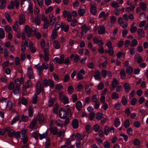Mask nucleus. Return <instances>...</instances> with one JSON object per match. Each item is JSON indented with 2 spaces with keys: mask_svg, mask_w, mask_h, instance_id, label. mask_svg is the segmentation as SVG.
Listing matches in <instances>:
<instances>
[{
  "mask_svg": "<svg viewBox=\"0 0 148 148\" xmlns=\"http://www.w3.org/2000/svg\"><path fill=\"white\" fill-rule=\"evenodd\" d=\"M0 1L1 3L0 6V8L1 9H3L5 7L6 0H0Z\"/></svg>",
  "mask_w": 148,
  "mask_h": 148,
  "instance_id": "32",
  "label": "nucleus"
},
{
  "mask_svg": "<svg viewBox=\"0 0 148 148\" xmlns=\"http://www.w3.org/2000/svg\"><path fill=\"white\" fill-rule=\"evenodd\" d=\"M138 44V41L136 39H133L131 41L130 45V47H135Z\"/></svg>",
  "mask_w": 148,
  "mask_h": 148,
  "instance_id": "33",
  "label": "nucleus"
},
{
  "mask_svg": "<svg viewBox=\"0 0 148 148\" xmlns=\"http://www.w3.org/2000/svg\"><path fill=\"white\" fill-rule=\"evenodd\" d=\"M123 87L125 92H128L130 89V87L129 86V84L127 83H125L124 84Z\"/></svg>",
  "mask_w": 148,
  "mask_h": 148,
  "instance_id": "39",
  "label": "nucleus"
},
{
  "mask_svg": "<svg viewBox=\"0 0 148 148\" xmlns=\"http://www.w3.org/2000/svg\"><path fill=\"white\" fill-rule=\"evenodd\" d=\"M95 75L94 76L95 79L96 80L100 81L101 80V77L100 76V72L99 71H96L95 73Z\"/></svg>",
  "mask_w": 148,
  "mask_h": 148,
  "instance_id": "14",
  "label": "nucleus"
},
{
  "mask_svg": "<svg viewBox=\"0 0 148 148\" xmlns=\"http://www.w3.org/2000/svg\"><path fill=\"white\" fill-rule=\"evenodd\" d=\"M133 68L131 66H129L127 67L126 72L128 75H131L133 72Z\"/></svg>",
  "mask_w": 148,
  "mask_h": 148,
  "instance_id": "18",
  "label": "nucleus"
},
{
  "mask_svg": "<svg viewBox=\"0 0 148 148\" xmlns=\"http://www.w3.org/2000/svg\"><path fill=\"white\" fill-rule=\"evenodd\" d=\"M14 4L13 1H11L10 4L8 6V8L9 10H11L14 8Z\"/></svg>",
  "mask_w": 148,
  "mask_h": 148,
  "instance_id": "62",
  "label": "nucleus"
},
{
  "mask_svg": "<svg viewBox=\"0 0 148 148\" xmlns=\"http://www.w3.org/2000/svg\"><path fill=\"white\" fill-rule=\"evenodd\" d=\"M32 84L31 80H29L26 83L25 87L26 88H29L32 86Z\"/></svg>",
  "mask_w": 148,
  "mask_h": 148,
  "instance_id": "59",
  "label": "nucleus"
},
{
  "mask_svg": "<svg viewBox=\"0 0 148 148\" xmlns=\"http://www.w3.org/2000/svg\"><path fill=\"white\" fill-rule=\"evenodd\" d=\"M35 67L37 69L39 73H40L42 72L43 68L41 66H38V65H36Z\"/></svg>",
  "mask_w": 148,
  "mask_h": 148,
  "instance_id": "49",
  "label": "nucleus"
},
{
  "mask_svg": "<svg viewBox=\"0 0 148 148\" xmlns=\"http://www.w3.org/2000/svg\"><path fill=\"white\" fill-rule=\"evenodd\" d=\"M108 16V14H106L104 11H103L100 12L99 16V17L101 18L103 17L104 19H106Z\"/></svg>",
  "mask_w": 148,
  "mask_h": 148,
  "instance_id": "25",
  "label": "nucleus"
},
{
  "mask_svg": "<svg viewBox=\"0 0 148 148\" xmlns=\"http://www.w3.org/2000/svg\"><path fill=\"white\" fill-rule=\"evenodd\" d=\"M140 125V122L138 121H136L134 122L133 123V126L136 127H139Z\"/></svg>",
  "mask_w": 148,
  "mask_h": 148,
  "instance_id": "63",
  "label": "nucleus"
},
{
  "mask_svg": "<svg viewBox=\"0 0 148 148\" xmlns=\"http://www.w3.org/2000/svg\"><path fill=\"white\" fill-rule=\"evenodd\" d=\"M65 131L64 130H61L59 132L58 136L59 137H63L65 134Z\"/></svg>",
  "mask_w": 148,
  "mask_h": 148,
  "instance_id": "53",
  "label": "nucleus"
},
{
  "mask_svg": "<svg viewBox=\"0 0 148 148\" xmlns=\"http://www.w3.org/2000/svg\"><path fill=\"white\" fill-rule=\"evenodd\" d=\"M25 19L24 16L23 14H21L19 18V23L20 25L23 24L25 22Z\"/></svg>",
  "mask_w": 148,
  "mask_h": 148,
  "instance_id": "12",
  "label": "nucleus"
},
{
  "mask_svg": "<svg viewBox=\"0 0 148 148\" xmlns=\"http://www.w3.org/2000/svg\"><path fill=\"white\" fill-rule=\"evenodd\" d=\"M67 91L69 94H71L74 91L73 87L72 86H69L68 88Z\"/></svg>",
  "mask_w": 148,
  "mask_h": 148,
  "instance_id": "42",
  "label": "nucleus"
},
{
  "mask_svg": "<svg viewBox=\"0 0 148 148\" xmlns=\"http://www.w3.org/2000/svg\"><path fill=\"white\" fill-rule=\"evenodd\" d=\"M92 101L93 102H98L97 101L98 99L96 95H93L91 99Z\"/></svg>",
  "mask_w": 148,
  "mask_h": 148,
  "instance_id": "61",
  "label": "nucleus"
},
{
  "mask_svg": "<svg viewBox=\"0 0 148 148\" xmlns=\"http://www.w3.org/2000/svg\"><path fill=\"white\" fill-rule=\"evenodd\" d=\"M56 125L59 127H62L63 123L62 121L60 120H58L55 122Z\"/></svg>",
  "mask_w": 148,
  "mask_h": 148,
  "instance_id": "46",
  "label": "nucleus"
},
{
  "mask_svg": "<svg viewBox=\"0 0 148 148\" xmlns=\"http://www.w3.org/2000/svg\"><path fill=\"white\" fill-rule=\"evenodd\" d=\"M140 143L139 140L137 139H134L133 141L134 144L135 146L139 145L140 144Z\"/></svg>",
  "mask_w": 148,
  "mask_h": 148,
  "instance_id": "60",
  "label": "nucleus"
},
{
  "mask_svg": "<svg viewBox=\"0 0 148 148\" xmlns=\"http://www.w3.org/2000/svg\"><path fill=\"white\" fill-rule=\"evenodd\" d=\"M23 45L27 47H29L31 46L33 43L31 42L29 40H27L24 42H23Z\"/></svg>",
  "mask_w": 148,
  "mask_h": 148,
  "instance_id": "27",
  "label": "nucleus"
},
{
  "mask_svg": "<svg viewBox=\"0 0 148 148\" xmlns=\"http://www.w3.org/2000/svg\"><path fill=\"white\" fill-rule=\"evenodd\" d=\"M5 16L8 21L9 23L11 22L12 21V19L11 18H10V16L9 14L8 13H5Z\"/></svg>",
  "mask_w": 148,
  "mask_h": 148,
  "instance_id": "55",
  "label": "nucleus"
},
{
  "mask_svg": "<svg viewBox=\"0 0 148 148\" xmlns=\"http://www.w3.org/2000/svg\"><path fill=\"white\" fill-rule=\"evenodd\" d=\"M26 130H23L21 131L20 132V138L23 139L25 137H27L26 136Z\"/></svg>",
  "mask_w": 148,
  "mask_h": 148,
  "instance_id": "31",
  "label": "nucleus"
},
{
  "mask_svg": "<svg viewBox=\"0 0 148 148\" xmlns=\"http://www.w3.org/2000/svg\"><path fill=\"white\" fill-rule=\"evenodd\" d=\"M40 16H37L35 20V22L36 23L37 25H39L40 23Z\"/></svg>",
  "mask_w": 148,
  "mask_h": 148,
  "instance_id": "54",
  "label": "nucleus"
},
{
  "mask_svg": "<svg viewBox=\"0 0 148 148\" xmlns=\"http://www.w3.org/2000/svg\"><path fill=\"white\" fill-rule=\"evenodd\" d=\"M135 7L133 5H132L130 7H127L125 8V11L127 12H130L133 11Z\"/></svg>",
  "mask_w": 148,
  "mask_h": 148,
  "instance_id": "34",
  "label": "nucleus"
},
{
  "mask_svg": "<svg viewBox=\"0 0 148 148\" xmlns=\"http://www.w3.org/2000/svg\"><path fill=\"white\" fill-rule=\"evenodd\" d=\"M93 41L94 44L100 43L99 46L102 45L103 44V42L102 40H99L96 37H94V38Z\"/></svg>",
  "mask_w": 148,
  "mask_h": 148,
  "instance_id": "13",
  "label": "nucleus"
},
{
  "mask_svg": "<svg viewBox=\"0 0 148 148\" xmlns=\"http://www.w3.org/2000/svg\"><path fill=\"white\" fill-rule=\"evenodd\" d=\"M59 97L60 99L63 101L64 104H65L69 103L68 99L64 94L62 92H60L59 94Z\"/></svg>",
  "mask_w": 148,
  "mask_h": 148,
  "instance_id": "2",
  "label": "nucleus"
},
{
  "mask_svg": "<svg viewBox=\"0 0 148 148\" xmlns=\"http://www.w3.org/2000/svg\"><path fill=\"white\" fill-rule=\"evenodd\" d=\"M23 82V79L21 78L20 80L18 79H16L15 80V83L16 87H19L21 85V84Z\"/></svg>",
  "mask_w": 148,
  "mask_h": 148,
  "instance_id": "15",
  "label": "nucleus"
},
{
  "mask_svg": "<svg viewBox=\"0 0 148 148\" xmlns=\"http://www.w3.org/2000/svg\"><path fill=\"white\" fill-rule=\"evenodd\" d=\"M20 119V117L19 115L18 114H17L12 119L11 123V125H13L15 123L16 121Z\"/></svg>",
  "mask_w": 148,
  "mask_h": 148,
  "instance_id": "19",
  "label": "nucleus"
},
{
  "mask_svg": "<svg viewBox=\"0 0 148 148\" xmlns=\"http://www.w3.org/2000/svg\"><path fill=\"white\" fill-rule=\"evenodd\" d=\"M71 14V13L70 12H68L66 10H64L63 12V15L64 18H66Z\"/></svg>",
  "mask_w": 148,
  "mask_h": 148,
  "instance_id": "41",
  "label": "nucleus"
},
{
  "mask_svg": "<svg viewBox=\"0 0 148 148\" xmlns=\"http://www.w3.org/2000/svg\"><path fill=\"white\" fill-rule=\"evenodd\" d=\"M89 29V27H87L86 25H84L82 27L81 33L82 34L84 33H86Z\"/></svg>",
  "mask_w": 148,
  "mask_h": 148,
  "instance_id": "16",
  "label": "nucleus"
},
{
  "mask_svg": "<svg viewBox=\"0 0 148 148\" xmlns=\"http://www.w3.org/2000/svg\"><path fill=\"white\" fill-rule=\"evenodd\" d=\"M124 126L125 128L128 127L130 125V123L129 120L128 119H127L124 122Z\"/></svg>",
  "mask_w": 148,
  "mask_h": 148,
  "instance_id": "44",
  "label": "nucleus"
},
{
  "mask_svg": "<svg viewBox=\"0 0 148 148\" xmlns=\"http://www.w3.org/2000/svg\"><path fill=\"white\" fill-rule=\"evenodd\" d=\"M120 73L121 78L122 79H124L125 77V71L123 70L122 69L120 71Z\"/></svg>",
  "mask_w": 148,
  "mask_h": 148,
  "instance_id": "40",
  "label": "nucleus"
},
{
  "mask_svg": "<svg viewBox=\"0 0 148 148\" xmlns=\"http://www.w3.org/2000/svg\"><path fill=\"white\" fill-rule=\"evenodd\" d=\"M137 34L138 36L142 37L145 35V32L142 29L139 28L138 29Z\"/></svg>",
  "mask_w": 148,
  "mask_h": 148,
  "instance_id": "23",
  "label": "nucleus"
},
{
  "mask_svg": "<svg viewBox=\"0 0 148 148\" xmlns=\"http://www.w3.org/2000/svg\"><path fill=\"white\" fill-rule=\"evenodd\" d=\"M140 6L142 9L143 10H146L147 6L145 3H140L139 4Z\"/></svg>",
  "mask_w": 148,
  "mask_h": 148,
  "instance_id": "37",
  "label": "nucleus"
},
{
  "mask_svg": "<svg viewBox=\"0 0 148 148\" xmlns=\"http://www.w3.org/2000/svg\"><path fill=\"white\" fill-rule=\"evenodd\" d=\"M5 131L8 132V136L12 137L15 134V131L13 130H10V128L8 127L5 128Z\"/></svg>",
  "mask_w": 148,
  "mask_h": 148,
  "instance_id": "3",
  "label": "nucleus"
},
{
  "mask_svg": "<svg viewBox=\"0 0 148 148\" xmlns=\"http://www.w3.org/2000/svg\"><path fill=\"white\" fill-rule=\"evenodd\" d=\"M37 121V118L34 119L31 122L29 126V128L32 129L34 128L36 125Z\"/></svg>",
  "mask_w": 148,
  "mask_h": 148,
  "instance_id": "11",
  "label": "nucleus"
},
{
  "mask_svg": "<svg viewBox=\"0 0 148 148\" xmlns=\"http://www.w3.org/2000/svg\"><path fill=\"white\" fill-rule=\"evenodd\" d=\"M43 89V87L42 86L41 83L40 82H37L36 86V93L37 94H40L41 91Z\"/></svg>",
  "mask_w": 148,
  "mask_h": 148,
  "instance_id": "6",
  "label": "nucleus"
},
{
  "mask_svg": "<svg viewBox=\"0 0 148 148\" xmlns=\"http://www.w3.org/2000/svg\"><path fill=\"white\" fill-rule=\"evenodd\" d=\"M53 46L54 47L57 49H59L60 47L59 42L57 41H54L53 42Z\"/></svg>",
  "mask_w": 148,
  "mask_h": 148,
  "instance_id": "35",
  "label": "nucleus"
},
{
  "mask_svg": "<svg viewBox=\"0 0 148 148\" xmlns=\"http://www.w3.org/2000/svg\"><path fill=\"white\" fill-rule=\"evenodd\" d=\"M49 17L50 19V24L51 25H53L55 22L56 19V17L52 14L49 15Z\"/></svg>",
  "mask_w": 148,
  "mask_h": 148,
  "instance_id": "10",
  "label": "nucleus"
},
{
  "mask_svg": "<svg viewBox=\"0 0 148 148\" xmlns=\"http://www.w3.org/2000/svg\"><path fill=\"white\" fill-rule=\"evenodd\" d=\"M121 101L123 105L125 106L126 105L127 103V101L125 97L123 96L122 97Z\"/></svg>",
  "mask_w": 148,
  "mask_h": 148,
  "instance_id": "58",
  "label": "nucleus"
},
{
  "mask_svg": "<svg viewBox=\"0 0 148 148\" xmlns=\"http://www.w3.org/2000/svg\"><path fill=\"white\" fill-rule=\"evenodd\" d=\"M50 131L52 132L54 135L56 134L57 133V131L56 127L51 128L50 129Z\"/></svg>",
  "mask_w": 148,
  "mask_h": 148,
  "instance_id": "51",
  "label": "nucleus"
},
{
  "mask_svg": "<svg viewBox=\"0 0 148 148\" xmlns=\"http://www.w3.org/2000/svg\"><path fill=\"white\" fill-rule=\"evenodd\" d=\"M78 13L80 16L84 15L85 13V10L82 8H79L78 10Z\"/></svg>",
  "mask_w": 148,
  "mask_h": 148,
  "instance_id": "21",
  "label": "nucleus"
},
{
  "mask_svg": "<svg viewBox=\"0 0 148 148\" xmlns=\"http://www.w3.org/2000/svg\"><path fill=\"white\" fill-rule=\"evenodd\" d=\"M72 125L73 128H77L78 127L79 125L78 120L77 119H74L72 121Z\"/></svg>",
  "mask_w": 148,
  "mask_h": 148,
  "instance_id": "20",
  "label": "nucleus"
},
{
  "mask_svg": "<svg viewBox=\"0 0 148 148\" xmlns=\"http://www.w3.org/2000/svg\"><path fill=\"white\" fill-rule=\"evenodd\" d=\"M85 71L83 69H81L78 72L77 74V78L79 80H80L83 79V76L85 74Z\"/></svg>",
  "mask_w": 148,
  "mask_h": 148,
  "instance_id": "7",
  "label": "nucleus"
},
{
  "mask_svg": "<svg viewBox=\"0 0 148 148\" xmlns=\"http://www.w3.org/2000/svg\"><path fill=\"white\" fill-rule=\"evenodd\" d=\"M111 5L112 7L115 8H117L120 6L119 3L115 1H112L111 3Z\"/></svg>",
  "mask_w": 148,
  "mask_h": 148,
  "instance_id": "24",
  "label": "nucleus"
},
{
  "mask_svg": "<svg viewBox=\"0 0 148 148\" xmlns=\"http://www.w3.org/2000/svg\"><path fill=\"white\" fill-rule=\"evenodd\" d=\"M70 78L69 75L68 74H66L64 76V82H67L69 81Z\"/></svg>",
  "mask_w": 148,
  "mask_h": 148,
  "instance_id": "57",
  "label": "nucleus"
},
{
  "mask_svg": "<svg viewBox=\"0 0 148 148\" xmlns=\"http://www.w3.org/2000/svg\"><path fill=\"white\" fill-rule=\"evenodd\" d=\"M37 102V95L36 93H35L33 97L32 103L35 104Z\"/></svg>",
  "mask_w": 148,
  "mask_h": 148,
  "instance_id": "45",
  "label": "nucleus"
},
{
  "mask_svg": "<svg viewBox=\"0 0 148 148\" xmlns=\"http://www.w3.org/2000/svg\"><path fill=\"white\" fill-rule=\"evenodd\" d=\"M5 36V34L3 29L2 28H0V38H3Z\"/></svg>",
  "mask_w": 148,
  "mask_h": 148,
  "instance_id": "38",
  "label": "nucleus"
},
{
  "mask_svg": "<svg viewBox=\"0 0 148 148\" xmlns=\"http://www.w3.org/2000/svg\"><path fill=\"white\" fill-rule=\"evenodd\" d=\"M53 8L52 6H49L48 8L45 9V12L46 14H47L52 11Z\"/></svg>",
  "mask_w": 148,
  "mask_h": 148,
  "instance_id": "47",
  "label": "nucleus"
},
{
  "mask_svg": "<svg viewBox=\"0 0 148 148\" xmlns=\"http://www.w3.org/2000/svg\"><path fill=\"white\" fill-rule=\"evenodd\" d=\"M90 5L91 7L90 9V12L92 15H95L97 12L96 8L95 5H91V3H90Z\"/></svg>",
  "mask_w": 148,
  "mask_h": 148,
  "instance_id": "8",
  "label": "nucleus"
},
{
  "mask_svg": "<svg viewBox=\"0 0 148 148\" xmlns=\"http://www.w3.org/2000/svg\"><path fill=\"white\" fill-rule=\"evenodd\" d=\"M59 115L60 118L64 119L67 116L66 112L64 108H61L59 112Z\"/></svg>",
  "mask_w": 148,
  "mask_h": 148,
  "instance_id": "5",
  "label": "nucleus"
},
{
  "mask_svg": "<svg viewBox=\"0 0 148 148\" xmlns=\"http://www.w3.org/2000/svg\"><path fill=\"white\" fill-rule=\"evenodd\" d=\"M76 107L77 109L80 110L82 107V104L80 101H78L76 103Z\"/></svg>",
  "mask_w": 148,
  "mask_h": 148,
  "instance_id": "30",
  "label": "nucleus"
},
{
  "mask_svg": "<svg viewBox=\"0 0 148 148\" xmlns=\"http://www.w3.org/2000/svg\"><path fill=\"white\" fill-rule=\"evenodd\" d=\"M112 98L114 100H117L119 98V95L118 93L115 92L112 93L111 95Z\"/></svg>",
  "mask_w": 148,
  "mask_h": 148,
  "instance_id": "26",
  "label": "nucleus"
},
{
  "mask_svg": "<svg viewBox=\"0 0 148 148\" xmlns=\"http://www.w3.org/2000/svg\"><path fill=\"white\" fill-rule=\"evenodd\" d=\"M38 134L39 139L40 140L46 138L47 136V133L46 131L42 134L39 133Z\"/></svg>",
  "mask_w": 148,
  "mask_h": 148,
  "instance_id": "29",
  "label": "nucleus"
},
{
  "mask_svg": "<svg viewBox=\"0 0 148 148\" xmlns=\"http://www.w3.org/2000/svg\"><path fill=\"white\" fill-rule=\"evenodd\" d=\"M25 31L27 36L30 37L31 35H33L35 34L36 32V29L33 27L30 28L28 25H27L25 27Z\"/></svg>",
  "mask_w": 148,
  "mask_h": 148,
  "instance_id": "1",
  "label": "nucleus"
},
{
  "mask_svg": "<svg viewBox=\"0 0 148 148\" xmlns=\"http://www.w3.org/2000/svg\"><path fill=\"white\" fill-rule=\"evenodd\" d=\"M27 74L29 79H31L34 78L32 70L31 68L29 67L28 68Z\"/></svg>",
  "mask_w": 148,
  "mask_h": 148,
  "instance_id": "9",
  "label": "nucleus"
},
{
  "mask_svg": "<svg viewBox=\"0 0 148 148\" xmlns=\"http://www.w3.org/2000/svg\"><path fill=\"white\" fill-rule=\"evenodd\" d=\"M103 146L105 148H109L110 147V144L107 141H105L103 143Z\"/></svg>",
  "mask_w": 148,
  "mask_h": 148,
  "instance_id": "50",
  "label": "nucleus"
},
{
  "mask_svg": "<svg viewBox=\"0 0 148 148\" xmlns=\"http://www.w3.org/2000/svg\"><path fill=\"white\" fill-rule=\"evenodd\" d=\"M105 31V27L104 26H100L98 29V32L99 34H103Z\"/></svg>",
  "mask_w": 148,
  "mask_h": 148,
  "instance_id": "17",
  "label": "nucleus"
},
{
  "mask_svg": "<svg viewBox=\"0 0 148 148\" xmlns=\"http://www.w3.org/2000/svg\"><path fill=\"white\" fill-rule=\"evenodd\" d=\"M107 64V61H106L104 62L99 64V67L100 69L106 68V67Z\"/></svg>",
  "mask_w": 148,
  "mask_h": 148,
  "instance_id": "36",
  "label": "nucleus"
},
{
  "mask_svg": "<svg viewBox=\"0 0 148 148\" xmlns=\"http://www.w3.org/2000/svg\"><path fill=\"white\" fill-rule=\"evenodd\" d=\"M135 60H137L138 63H139L143 61L142 57L139 55H135L134 56Z\"/></svg>",
  "mask_w": 148,
  "mask_h": 148,
  "instance_id": "22",
  "label": "nucleus"
},
{
  "mask_svg": "<svg viewBox=\"0 0 148 148\" xmlns=\"http://www.w3.org/2000/svg\"><path fill=\"white\" fill-rule=\"evenodd\" d=\"M13 106V103L11 101H9L7 102L6 104V107L9 109H10Z\"/></svg>",
  "mask_w": 148,
  "mask_h": 148,
  "instance_id": "43",
  "label": "nucleus"
},
{
  "mask_svg": "<svg viewBox=\"0 0 148 148\" xmlns=\"http://www.w3.org/2000/svg\"><path fill=\"white\" fill-rule=\"evenodd\" d=\"M18 29V25L17 22L15 23L14 26L13 27V29L15 32H17Z\"/></svg>",
  "mask_w": 148,
  "mask_h": 148,
  "instance_id": "56",
  "label": "nucleus"
},
{
  "mask_svg": "<svg viewBox=\"0 0 148 148\" xmlns=\"http://www.w3.org/2000/svg\"><path fill=\"white\" fill-rule=\"evenodd\" d=\"M118 83V81L115 78H114L112 82V86L113 87H115L117 86Z\"/></svg>",
  "mask_w": 148,
  "mask_h": 148,
  "instance_id": "48",
  "label": "nucleus"
},
{
  "mask_svg": "<svg viewBox=\"0 0 148 148\" xmlns=\"http://www.w3.org/2000/svg\"><path fill=\"white\" fill-rule=\"evenodd\" d=\"M118 22L123 28H126L127 27V23L124 21L121 17H119V18L118 20Z\"/></svg>",
  "mask_w": 148,
  "mask_h": 148,
  "instance_id": "4",
  "label": "nucleus"
},
{
  "mask_svg": "<svg viewBox=\"0 0 148 148\" xmlns=\"http://www.w3.org/2000/svg\"><path fill=\"white\" fill-rule=\"evenodd\" d=\"M120 124V122L119 119L118 118L116 119L114 121V125L116 127L119 126Z\"/></svg>",
  "mask_w": 148,
  "mask_h": 148,
  "instance_id": "52",
  "label": "nucleus"
},
{
  "mask_svg": "<svg viewBox=\"0 0 148 148\" xmlns=\"http://www.w3.org/2000/svg\"><path fill=\"white\" fill-rule=\"evenodd\" d=\"M99 128L100 126L96 124L93 126V129L96 132H98L99 130Z\"/></svg>",
  "mask_w": 148,
  "mask_h": 148,
  "instance_id": "64",
  "label": "nucleus"
},
{
  "mask_svg": "<svg viewBox=\"0 0 148 148\" xmlns=\"http://www.w3.org/2000/svg\"><path fill=\"white\" fill-rule=\"evenodd\" d=\"M61 27L62 29H63L65 32H67L69 29V26L67 25L65 26L63 22L61 23Z\"/></svg>",
  "mask_w": 148,
  "mask_h": 148,
  "instance_id": "28",
  "label": "nucleus"
}]
</instances>
